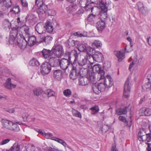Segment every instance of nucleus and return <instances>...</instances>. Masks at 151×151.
Segmentation results:
<instances>
[{
	"label": "nucleus",
	"instance_id": "nucleus-1",
	"mask_svg": "<svg viewBox=\"0 0 151 151\" xmlns=\"http://www.w3.org/2000/svg\"><path fill=\"white\" fill-rule=\"evenodd\" d=\"M91 13L89 14L87 17V20L91 23H93L99 17L98 16L99 10L96 7L91 8Z\"/></svg>",
	"mask_w": 151,
	"mask_h": 151
},
{
	"label": "nucleus",
	"instance_id": "nucleus-2",
	"mask_svg": "<svg viewBox=\"0 0 151 151\" xmlns=\"http://www.w3.org/2000/svg\"><path fill=\"white\" fill-rule=\"evenodd\" d=\"M72 68L71 70L70 77L72 80H75L80 76H82L80 71L77 68V64L76 63H71Z\"/></svg>",
	"mask_w": 151,
	"mask_h": 151
},
{
	"label": "nucleus",
	"instance_id": "nucleus-3",
	"mask_svg": "<svg viewBox=\"0 0 151 151\" xmlns=\"http://www.w3.org/2000/svg\"><path fill=\"white\" fill-rule=\"evenodd\" d=\"M52 50L53 55L57 58H60L64 54L63 46L60 45H55L52 47Z\"/></svg>",
	"mask_w": 151,
	"mask_h": 151
},
{
	"label": "nucleus",
	"instance_id": "nucleus-4",
	"mask_svg": "<svg viewBox=\"0 0 151 151\" xmlns=\"http://www.w3.org/2000/svg\"><path fill=\"white\" fill-rule=\"evenodd\" d=\"M93 70L98 73V80H102L104 78L105 72L102 69V66L99 64H97L94 65L93 67Z\"/></svg>",
	"mask_w": 151,
	"mask_h": 151
},
{
	"label": "nucleus",
	"instance_id": "nucleus-5",
	"mask_svg": "<svg viewBox=\"0 0 151 151\" xmlns=\"http://www.w3.org/2000/svg\"><path fill=\"white\" fill-rule=\"evenodd\" d=\"M51 65L48 62L43 63L41 66L40 72L42 74L45 75L48 74L51 70Z\"/></svg>",
	"mask_w": 151,
	"mask_h": 151
},
{
	"label": "nucleus",
	"instance_id": "nucleus-6",
	"mask_svg": "<svg viewBox=\"0 0 151 151\" xmlns=\"http://www.w3.org/2000/svg\"><path fill=\"white\" fill-rule=\"evenodd\" d=\"M18 29L16 28H13L10 32V37L9 41L10 43L11 44H14V43H16L15 39L18 35Z\"/></svg>",
	"mask_w": 151,
	"mask_h": 151
},
{
	"label": "nucleus",
	"instance_id": "nucleus-7",
	"mask_svg": "<svg viewBox=\"0 0 151 151\" xmlns=\"http://www.w3.org/2000/svg\"><path fill=\"white\" fill-rule=\"evenodd\" d=\"M100 7L101 8V10L100 11V14L101 15V20L103 19H106L107 17V8L106 5L103 1H101L100 3Z\"/></svg>",
	"mask_w": 151,
	"mask_h": 151
},
{
	"label": "nucleus",
	"instance_id": "nucleus-8",
	"mask_svg": "<svg viewBox=\"0 0 151 151\" xmlns=\"http://www.w3.org/2000/svg\"><path fill=\"white\" fill-rule=\"evenodd\" d=\"M131 84H129V78L126 80L124 84L123 96L125 98H128L129 97L130 91Z\"/></svg>",
	"mask_w": 151,
	"mask_h": 151
},
{
	"label": "nucleus",
	"instance_id": "nucleus-9",
	"mask_svg": "<svg viewBox=\"0 0 151 151\" xmlns=\"http://www.w3.org/2000/svg\"><path fill=\"white\" fill-rule=\"evenodd\" d=\"M106 88L103 83H99L97 85L94 84L92 86L93 91L96 94H98L99 91L100 92L104 91Z\"/></svg>",
	"mask_w": 151,
	"mask_h": 151
},
{
	"label": "nucleus",
	"instance_id": "nucleus-10",
	"mask_svg": "<svg viewBox=\"0 0 151 151\" xmlns=\"http://www.w3.org/2000/svg\"><path fill=\"white\" fill-rule=\"evenodd\" d=\"M59 63L61 68L63 70H65L69 65L71 66V63H73L71 60L63 58L59 60Z\"/></svg>",
	"mask_w": 151,
	"mask_h": 151
},
{
	"label": "nucleus",
	"instance_id": "nucleus-11",
	"mask_svg": "<svg viewBox=\"0 0 151 151\" xmlns=\"http://www.w3.org/2000/svg\"><path fill=\"white\" fill-rule=\"evenodd\" d=\"M71 55H73L75 58L73 63H77V61L78 60V57L79 56V53L77 52L76 50H73L71 52L67 51L65 52V57H68V60H71Z\"/></svg>",
	"mask_w": 151,
	"mask_h": 151
},
{
	"label": "nucleus",
	"instance_id": "nucleus-12",
	"mask_svg": "<svg viewBox=\"0 0 151 151\" xmlns=\"http://www.w3.org/2000/svg\"><path fill=\"white\" fill-rule=\"evenodd\" d=\"M125 52H129L127 50L126 46L124 50H122L119 51H114V54L118 58V61L119 62L122 61L125 58Z\"/></svg>",
	"mask_w": 151,
	"mask_h": 151
},
{
	"label": "nucleus",
	"instance_id": "nucleus-13",
	"mask_svg": "<svg viewBox=\"0 0 151 151\" xmlns=\"http://www.w3.org/2000/svg\"><path fill=\"white\" fill-rule=\"evenodd\" d=\"M19 36H20L21 38L17 40V43L20 48L24 49L26 48L28 44L26 39H24V36L20 34H19Z\"/></svg>",
	"mask_w": 151,
	"mask_h": 151
},
{
	"label": "nucleus",
	"instance_id": "nucleus-14",
	"mask_svg": "<svg viewBox=\"0 0 151 151\" xmlns=\"http://www.w3.org/2000/svg\"><path fill=\"white\" fill-rule=\"evenodd\" d=\"M48 9L47 6L44 4H40L37 10V12L40 17L45 14Z\"/></svg>",
	"mask_w": 151,
	"mask_h": 151
},
{
	"label": "nucleus",
	"instance_id": "nucleus-15",
	"mask_svg": "<svg viewBox=\"0 0 151 151\" xmlns=\"http://www.w3.org/2000/svg\"><path fill=\"white\" fill-rule=\"evenodd\" d=\"M24 39L27 41V44L30 46H33L36 42V38L35 36H29V35L24 36Z\"/></svg>",
	"mask_w": 151,
	"mask_h": 151
},
{
	"label": "nucleus",
	"instance_id": "nucleus-16",
	"mask_svg": "<svg viewBox=\"0 0 151 151\" xmlns=\"http://www.w3.org/2000/svg\"><path fill=\"white\" fill-rule=\"evenodd\" d=\"M2 124L4 128L10 130L13 124V122L4 119L1 120Z\"/></svg>",
	"mask_w": 151,
	"mask_h": 151
},
{
	"label": "nucleus",
	"instance_id": "nucleus-17",
	"mask_svg": "<svg viewBox=\"0 0 151 151\" xmlns=\"http://www.w3.org/2000/svg\"><path fill=\"white\" fill-rule=\"evenodd\" d=\"M106 26V23L104 20H100L97 22L96 24V27L100 32H101Z\"/></svg>",
	"mask_w": 151,
	"mask_h": 151
},
{
	"label": "nucleus",
	"instance_id": "nucleus-18",
	"mask_svg": "<svg viewBox=\"0 0 151 151\" xmlns=\"http://www.w3.org/2000/svg\"><path fill=\"white\" fill-rule=\"evenodd\" d=\"M43 57L45 59L48 60L53 55L52 50H51L44 49L42 51Z\"/></svg>",
	"mask_w": 151,
	"mask_h": 151
},
{
	"label": "nucleus",
	"instance_id": "nucleus-19",
	"mask_svg": "<svg viewBox=\"0 0 151 151\" xmlns=\"http://www.w3.org/2000/svg\"><path fill=\"white\" fill-rule=\"evenodd\" d=\"M103 79L104 80L103 83L105 86H106L107 88L110 87L112 86L113 84V80L110 76L107 75L106 77H104Z\"/></svg>",
	"mask_w": 151,
	"mask_h": 151
},
{
	"label": "nucleus",
	"instance_id": "nucleus-20",
	"mask_svg": "<svg viewBox=\"0 0 151 151\" xmlns=\"http://www.w3.org/2000/svg\"><path fill=\"white\" fill-rule=\"evenodd\" d=\"M12 5L11 0H5L3 3L0 4V9L4 11L10 7Z\"/></svg>",
	"mask_w": 151,
	"mask_h": 151
},
{
	"label": "nucleus",
	"instance_id": "nucleus-21",
	"mask_svg": "<svg viewBox=\"0 0 151 151\" xmlns=\"http://www.w3.org/2000/svg\"><path fill=\"white\" fill-rule=\"evenodd\" d=\"M35 29L39 34L43 35L46 33V32L44 26H43L41 23L37 24L35 27Z\"/></svg>",
	"mask_w": 151,
	"mask_h": 151
},
{
	"label": "nucleus",
	"instance_id": "nucleus-22",
	"mask_svg": "<svg viewBox=\"0 0 151 151\" xmlns=\"http://www.w3.org/2000/svg\"><path fill=\"white\" fill-rule=\"evenodd\" d=\"M91 57L94 61L98 62L102 61L103 58L102 54L99 51L95 52Z\"/></svg>",
	"mask_w": 151,
	"mask_h": 151
},
{
	"label": "nucleus",
	"instance_id": "nucleus-23",
	"mask_svg": "<svg viewBox=\"0 0 151 151\" xmlns=\"http://www.w3.org/2000/svg\"><path fill=\"white\" fill-rule=\"evenodd\" d=\"M40 39L41 42H45L46 45H47L51 43L52 38L50 36L46 35L45 34L40 36Z\"/></svg>",
	"mask_w": 151,
	"mask_h": 151
},
{
	"label": "nucleus",
	"instance_id": "nucleus-24",
	"mask_svg": "<svg viewBox=\"0 0 151 151\" xmlns=\"http://www.w3.org/2000/svg\"><path fill=\"white\" fill-rule=\"evenodd\" d=\"M57 58L53 57V56L48 59V62L52 67L57 66L58 65L59 59Z\"/></svg>",
	"mask_w": 151,
	"mask_h": 151
},
{
	"label": "nucleus",
	"instance_id": "nucleus-25",
	"mask_svg": "<svg viewBox=\"0 0 151 151\" xmlns=\"http://www.w3.org/2000/svg\"><path fill=\"white\" fill-rule=\"evenodd\" d=\"M53 77L56 80H61L63 77V73L60 70H55L54 72Z\"/></svg>",
	"mask_w": 151,
	"mask_h": 151
},
{
	"label": "nucleus",
	"instance_id": "nucleus-26",
	"mask_svg": "<svg viewBox=\"0 0 151 151\" xmlns=\"http://www.w3.org/2000/svg\"><path fill=\"white\" fill-rule=\"evenodd\" d=\"M36 17L33 14H28L26 18V21L30 24L32 25L35 22Z\"/></svg>",
	"mask_w": 151,
	"mask_h": 151
},
{
	"label": "nucleus",
	"instance_id": "nucleus-27",
	"mask_svg": "<svg viewBox=\"0 0 151 151\" xmlns=\"http://www.w3.org/2000/svg\"><path fill=\"white\" fill-rule=\"evenodd\" d=\"M45 29V31L49 33H52L53 30V26L51 23L49 21H47L46 22L44 26Z\"/></svg>",
	"mask_w": 151,
	"mask_h": 151
},
{
	"label": "nucleus",
	"instance_id": "nucleus-28",
	"mask_svg": "<svg viewBox=\"0 0 151 151\" xmlns=\"http://www.w3.org/2000/svg\"><path fill=\"white\" fill-rule=\"evenodd\" d=\"M83 75L80 76L81 77L79 79V84L82 86H85L88 84L89 83V81L88 78L86 77H83Z\"/></svg>",
	"mask_w": 151,
	"mask_h": 151
},
{
	"label": "nucleus",
	"instance_id": "nucleus-29",
	"mask_svg": "<svg viewBox=\"0 0 151 151\" xmlns=\"http://www.w3.org/2000/svg\"><path fill=\"white\" fill-rule=\"evenodd\" d=\"M11 82V79L10 78H8L4 84V87L9 89H11L12 88H15L16 87V85L12 84Z\"/></svg>",
	"mask_w": 151,
	"mask_h": 151
},
{
	"label": "nucleus",
	"instance_id": "nucleus-30",
	"mask_svg": "<svg viewBox=\"0 0 151 151\" xmlns=\"http://www.w3.org/2000/svg\"><path fill=\"white\" fill-rule=\"evenodd\" d=\"M79 55L78 57V60L77 61L79 66H83L86 65L88 63V59L86 57H85L84 58H82L81 60H79Z\"/></svg>",
	"mask_w": 151,
	"mask_h": 151
},
{
	"label": "nucleus",
	"instance_id": "nucleus-31",
	"mask_svg": "<svg viewBox=\"0 0 151 151\" xmlns=\"http://www.w3.org/2000/svg\"><path fill=\"white\" fill-rule=\"evenodd\" d=\"M77 5L74 3L71 4L68 6L66 8V10L69 12H72L75 11L77 9Z\"/></svg>",
	"mask_w": 151,
	"mask_h": 151
},
{
	"label": "nucleus",
	"instance_id": "nucleus-32",
	"mask_svg": "<svg viewBox=\"0 0 151 151\" xmlns=\"http://www.w3.org/2000/svg\"><path fill=\"white\" fill-rule=\"evenodd\" d=\"M128 107L125 106L124 108H119L116 110V114L118 115L126 114L127 113Z\"/></svg>",
	"mask_w": 151,
	"mask_h": 151
},
{
	"label": "nucleus",
	"instance_id": "nucleus-33",
	"mask_svg": "<svg viewBox=\"0 0 151 151\" xmlns=\"http://www.w3.org/2000/svg\"><path fill=\"white\" fill-rule=\"evenodd\" d=\"M137 55H135L134 56V58L132 62V64H130L129 65V69L130 70L131 69L132 67V65L136 63L138 64H140L142 61V58L141 57H140L138 59V60L137 61Z\"/></svg>",
	"mask_w": 151,
	"mask_h": 151
},
{
	"label": "nucleus",
	"instance_id": "nucleus-34",
	"mask_svg": "<svg viewBox=\"0 0 151 151\" xmlns=\"http://www.w3.org/2000/svg\"><path fill=\"white\" fill-rule=\"evenodd\" d=\"M138 138L140 141H147V142H150L151 141V134H148Z\"/></svg>",
	"mask_w": 151,
	"mask_h": 151
},
{
	"label": "nucleus",
	"instance_id": "nucleus-35",
	"mask_svg": "<svg viewBox=\"0 0 151 151\" xmlns=\"http://www.w3.org/2000/svg\"><path fill=\"white\" fill-rule=\"evenodd\" d=\"M2 27L6 30H9L11 27V23L8 20H5L2 22Z\"/></svg>",
	"mask_w": 151,
	"mask_h": 151
},
{
	"label": "nucleus",
	"instance_id": "nucleus-36",
	"mask_svg": "<svg viewBox=\"0 0 151 151\" xmlns=\"http://www.w3.org/2000/svg\"><path fill=\"white\" fill-rule=\"evenodd\" d=\"M17 123L19 124H22L21 122H17L16 123H15L13 122V124L11 129L10 130L13 131L14 132H18L20 130L17 124Z\"/></svg>",
	"mask_w": 151,
	"mask_h": 151
},
{
	"label": "nucleus",
	"instance_id": "nucleus-37",
	"mask_svg": "<svg viewBox=\"0 0 151 151\" xmlns=\"http://www.w3.org/2000/svg\"><path fill=\"white\" fill-rule=\"evenodd\" d=\"M151 79L150 78H148V82L144 84L142 86V89L144 91L148 90L150 89L151 85V81H150Z\"/></svg>",
	"mask_w": 151,
	"mask_h": 151
},
{
	"label": "nucleus",
	"instance_id": "nucleus-38",
	"mask_svg": "<svg viewBox=\"0 0 151 151\" xmlns=\"http://www.w3.org/2000/svg\"><path fill=\"white\" fill-rule=\"evenodd\" d=\"M102 44L101 42L99 40H95L92 43V46L94 47L98 48L102 46Z\"/></svg>",
	"mask_w": 151,
	"mask_h": 151
},
{
	"label": "nucleus",
	"instance_id": "nucleus-39",
	"mask_svg": "<svg viewBox=\"0 0 151 151\" xmlns=\"http://www.w3.org/2000/svg\"><path fill=\"white\" fill-rule=\"evenodd\" d=\"M93 3L95 4L94 3H92L91 1V0L89 1L88 0H86V3L85 6V9L87 11H89L90 10H91V8L96 7V6H91V4Z\"/></svg>",
	"mask_w": 151,
	"mask_h": 151
},
{
	"label": "nucleus",
	"instance_id": "nucleus-40",
	"mask_svg": "<svg viewBox=\"0 0 151 151\" xmlns=\"http://www.w3.org/2000/svg\"><path fill=\"white\" fill-rule=\"evenodd\" d=\"M29 64L32 66H37L40 65V63L36 59L33 58L29 61Z\"/></svg>",
	"mask_w": 151,
	"mask_h": 151
},
{
	"label": "nucleus",
	"instance_id": "nucleus-41",
	"mask_svg": "<svg viewBox=\"0 0 151 151\" xmlns=\"http://www.w3.org/2000/svg\"><path fill=\"white\" fill-rule=\"evenodd\" d=\"M137 6L139 12L141 13H143L145 11V9L143 3L141 2H138L137 4Z\"/></svg>",
	"mask_w": 151,
	"mask_h": 151
},
{
	"label": "nucleus",
	"instance_id": "nucleus-42",
	"mask_svg": "<svg viewBox=\"0 0 151 151\" xmlns=\"http://www.w3.org/2000/svg\"><path fill=\"white\" fill-rule=\"evenodd\" d=\"M10 151H20V146L17 144H14L9 150Z\"/></svg>",
	"mask_w": 151,
	"mask_h": 151
},
{
	"label": "nucleus",
	"instance_id": "nucleus-43",
	"mask_svg": "<svg viewBox=\"0 0 151 151\" xmlns=\"http://www.w3.org/2000/svg\"><path fill=\"white\" fill-rule=\"evenodd\" d=\"M91 111V113L92 114H94L97 113L99 110V106L96 105L92 107L90 109Z\"/></svg>",
	"mask_w": 151,
	"mask_h": 151
},
{
	"label": "nucleus",
	"instance_id": "nucleus-44",
	"mask_svg": "<svg viewBox=\"0 0 151 151\" xmlns=\"http://www.w3.org/2000/svg\"><path fill=\"white\" fill-rule=\"evenodd\" d=\"M72 114L74 116L80 118H81L82 115L81 113L78 111L73 109L72 110Z\"/></svg>",
	"mask_w": 151,
	"mask_h": 151
},
{
	"label": "nucleus",
	"instance_id": "nucleus-45",
	"mask_svg": "<svg viewBox=\"0 0 151 151\" xmlns=\"http://www.w3.org/2000/svg\"><path fill=\"white\" fill-rule=\"evenodd\" d=\"M77 48L80 51L84 52L86 51V47L83 44H80L77 45Z\"/></svg>",
	"mask_w": 151,
	"mask_h": 151
},
{
	"label": "nucleus",
	"instance_id": "nucleus-46",
	"mask_svg": "<svg viewBox=\"0 0 151 151\" xmlns=\"http://www.w3.org/2000/svg\"><path fill=\"white\" fill-rule=\"evenodd\" d=\"M86 77L88 78L89 82L90 81L93 82L95 78L94 74L92 73H89Z\"/></svg>",
	"mask_w": 151,
	"mask_h": 151
},
{
	"label": "nucleus",
	"instance_id": "nucleus-47",
	"mask_svg": "<svg viewBox=\"0 0 151 151\" xmlns=\"http://www.w3.org/2000/svg\"><path fill=\"white\" fill-rule=\"evenodd\" d=\"M118 119L120 121L126 124L127 126L128 125V121L127 120L125 116H120L119 117Z\"/></svg>",
	"mask_w": 151,
	"mask_h": 151
},
{
	"label": "nucleus",
	"instance_id": "nucleus-48",
	"mask_svg": "<svg viewBox=\"0 0 151 151\" xmlns=\"http://www.w3.org/2000/svg\"><path fill=\"white\" fill-rule=\"evenodd\" d=\"M144 114L146 116H149L151 115V109L149 108H145L143 110Z\"/></svg>",
	"mask_w": 151,
	"mask_h": 151
},
{
	"label": "nucleus",
	"instance_id": "nucleus-49",
	"mask_svg": "<svg viewBox=\"0 0 151 151\" xmlns=\"http://www.w3.org/2000/svg\"><path fill=\"white\" fill-rule=\"evenodd\" d=\"M45 93L48 97H50L53 96L55 92L49 89L46 91Z\"/></svg>",
	"mask_w": 151,
	"mask_h": 151
},
{
	"label": "nucleus",
	"instance_id": "nucleus-50",
	"mask_svg": "<svg viewBox=\"0 0 151 151\" xmlns=\"http://www.w3.org/2000/svg\"><path fill=\"white\" fill-rule=\"evenodd\" d=\"M68 44L69 46H74L76 44H78V42L75 41L73 40L70 39L68 41Z\"/></svg>",
	"mask_w": 151,
	"mask_h": 151
},
{
	"label": "nucleus",
	"instance_id": "nucleus-51",
	"mask_svg": "<svg viewBox=\"0 0 151 151\" xmlns=\"http://www.w3.org/2000/svg\"><path fill=\"white\" fill-rule=\"evenodd\" d=\"M63 93L64 96L69 97L71 94V91L70 89H67L64 91Z\"/></svg>",
	"mask_w": 151,
	"mask_h": 151
},
{
	"label": "nucleus",
	"instance_id": "nucleus-52",
	"mask_svg": "<svg viewBox=\"0 0 151 151\" xmlns=\"http://www.w3.org/2000/svg\"><path fill=\"white\" fill-rule=\"evenodd\" d=\"M33 91L35 94L37 96L40 95L42 92V90L40 88L35 89Z\"/></svg>",
	"mask_w": 151,
	"mask_h": 151
},
{
	"label": "nucleus",
	"instance_id": "nucleus-53",
	"mask_svg": "<svg viewBox=\"0 0 151 151\" xmlns=\"http://www.w3.org/2000/svg\"><path fill=\"white\" fill-rule=\"evenodd\" d=\"M93 51V48L91 47H86V51H85L87 52L88 55H91V53Z\"/></svg>",
	"mask_w": 151,
	"mask_h": 151
},
{
	"label": "nucleus",
	"instance_id": "nucleus-54",
	"mask_svg": "<svg viewBox=\"0 0 151 151\" xmlns=\"http://www.w3.org/2000/svg\"><path fill=\"white\" fill-rule=\"evenodd\" d=\"M17 22L18 24V25L19 26L21 27H23L25 25V24L24 22H23L22 20H20V18L19 17H18L17 19Z\"/></svg>",
	"mask_w": 151,
	"mask_h": 151
},
{
	"label": "nucleus",
	"instance_id": "nucleus-55",
	"mask_svg": "<svg viewBox=\"0 0 151 151\" xmlns=\"http://www.w3.org/2000/svg\"><path fill=\"white\" fill-rule=\"evenodd\" d=\"M23 27H24V31L25 34V35H24V36H25L27 35H29L30 33L29 31V27H28L27 26H24Z\"/></svg>",
	"mask_w": 151,
	"mask_h": 151
},
{
	"label": "nucleus",
	"instance_id": "nucleus-56",
	"mask_svg": "<svg viewBox=\"0 0 151 151\" xmlns=\"http://www.w3.org/2000/svg\"><path fill=\"white\" fill-rule=\"evenodd\" d=\"M147 134L144 131L143 129H141L139 132L138 133V137L139 138Z\"/></svg>",
	"mask_w": 151,
	"mask_h": 151
},
{
	"label": "nucleus",
	"instance_id": "nucleus-57",
	"mask_svg": "<svg viewBox=\"0 0 151 151\" xmlns=\"http://www.w3.org/2000/svg\"><path fill=\"white\" fill-rule=\"evenodd\" d=\"M9 99L8 97L6 95H0V99L2 100H8Z\"/></svg>",
	"mask_w": 151,
	"mask_h": 151
},
{
	"label": "nucleus",
	"instance_id": "nucleus-58",
	"mask_svg": "<svg viewBox=\"0 0 151 151\" xmlns=\"http://www.w3.org/2000/svg\"><path fill=\"white\" fill-rule=\"evenodd\" d=\"M51 139L54 140L56 141H57L58 142L61 144L63 140L57 138L56 137H52L51 138Z\"/></svg>",
	"mask_w": 151,
	"mask_h": 151
},
{
	"label": "nucleus",
	"instance_id": "nucleus-59",
	"mask_svg": "<svg viewBox=\"0 0 151 151\" xmlns=\"http://www.w3.org/2000/svg\"><path fill=\"white\" fill-rule=\"evenodd\" d=\"M108 127L106 126H104L101 128V131L103 132H106L108 131Z\"/></svg>",
	"mask_w": 151,
	"mask_h": 151
},
{
	"label": "nucleus",
	"instance_id": "nucleus-60",
	"mask_svg": "<svg viewBox=\"0 0 151 151\" xmlns=\"http://www.w3.org/2000/svg\"><path fill=\"white\" fill-rule=\"evenodd\" d=\"M53 134L51 133H46V138L47 139H51V138L52 137H53Z\"/></svg>",
	"mask_w": 151,
	"mask_h": 151
},
{
	"label": "nucleus",
	"instance_id": "nucleus-61",
	"mask_svg": "<svg viewBox=\"0 0 151 151\" xmlns=\"http://www.w3.org/2000/svg\"><path fill=\"white\" fill-rule=\"evenodd\" d=\"M28 151H33L35 150V148L34 145H30L27 148Z\"/></svg>",
	"mask_w": 151,
	"mask_h": 151
},
{
	"label": "nucleus",
	"instance_id": "nucleus-62",
	"mask_svg": "<svg viewBox=\"0 0 151 151\" xmlns=\"http://www.w3.org/2000/svg\"><path fill=\"white\" fill-rule=\"evenodd\" d=\"M11 140L9 139H4L1 141V145H4L8 143Z\"/></svg>",
	"mask_w": 151,
	"mask_h": 151
},
{
	"label": "nucleus",
	"instance_id": "nucleus-63",
	"mask_svg": "<svg viewBox=\"0 0 151 151\" xmlns=\"http://www.w3.org/2000/svg\"><path fill=\"white\" fill-rule=\"evenodd\" d=\"M47 151H60L59 150L50 147H47L46 148Z\"/></svg>",
	"mask_w": 151,
	"mask_h": 151
},
{
	"label": "nucleus",
	"instance_id": "nucleus-64",
	"mask_svg": "<svg viewBox=\"0 0 151 151\" xmlns=\"http://www.w3.org/2000/svg\"><path fill=\"white\" fill-rule=\"evenodd\" d=\"M22 6L24 7H27L28 6L27 3L25 0H21Z\"/></svg>",
	"mask_w": 151,
	"mask_h": 151
}]
</instances>
